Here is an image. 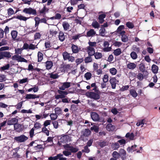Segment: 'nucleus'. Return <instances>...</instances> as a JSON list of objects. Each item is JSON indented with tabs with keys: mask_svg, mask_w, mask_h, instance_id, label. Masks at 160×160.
Listing matches in <instances>:
<instances>
[{
	"mask_svg": "<svg viewBox=\"0 0 160 160\" xmlns=\"http://www.w3.org/2000/svg\"><path fill=\"white\" fill-rule=\"evenodd\" d=\"M91 130H93L95 132H97L98 131L99 127L97 126L94 125L93 127L91 128Z\"/></svg>",
	"mask_w": 160,
	"mask_h": 160,
	"instance_id": "obj_56",
	"label": "nucleus"
},
{
	"mask_svg": "<svg viewBox=\"0 0 160 160\" xmlns=\"http://www.w3.org/2000/svg\"><path fill=\"white\" fill-rule=\"evenodd\" d=\"M127 68L129 69L133 70L136 67L137 65L134 62H129V63L127 64Z\"/></svg>",
	"mask_w": 160,
	"mask_h": 160,
	"instance_id": "obj_17",
	"label": "nucleus"
},
{
	"mask_svg": "<svg viewBox=\"0 0 160 160\" xmlns=\"http://www.w3.org/2000/svg\"><path fill=\"white\" fill-rule=\"evenodd\" d=\"M91 116L92 119L94 121H98L99 120V115L95 112H92L91 114Z\"/></svg>",
	"mask_w": 160,
	"mask_h": 160,
	"instance_id": "obj_15",
	"label": "nucleus"
},
{
	"mask_svg": "<svg viewBox=\"0 0 160 160\" xmlns=\"http://www.w3.org/2000/svg\"><path fill=\"white\" fill-rule=\"evenodd\" d=\"M108 75H104L103 78V82L104 83L107 82L108 80Z\"/></svg>",
	"mask_w": 160,
	"mask_h": 160,
	"instance_id": "obj_62",
	"label": "nucleus"
},
{
	"mask_svg": "<svg viewBox=\"0 0 160 160\" xmlns=\"http://www.w3.org/2000/svg\"><path fill=\"white\" fill-rule=\"evenodd\" d=\"M139 69L141 72H144L145 71L144 65L143 64H140L139 67Z\"/></svg>",
	"mask_w": 160,
	"mask_h": 160,
	"instance_id": "obj_59",
	"label": "nucleus"
},
{
	"mask_svg": "<svg viewBox=\"0 0 160 160\" xmlns=\"http://www.w3.org/2000/svg\"><path fill=\"white\" fill-rule=\"evenodd\" d=\"M126 26L129 28L132 29L134 27V25L132 23L128 22L126 23Z\"/></svg>",
	"mask_w": 160,
	"mask_h": 160,
	"instance_id": "obj_51",
	"label": "nucleus"
},
{
	"mask_svg": "<svg viewBox=\"0 0 160 160\" xmlns=\"http://www.w3.org/2000/svg\"><path fill=\"white\" fill-rule=\"evenodd\" d=\"M10 67V64H8L5 65L1 67V69L4 71L5 70H7Z\"/></svg>",
	"mask_w": 160,
	"mask_h": 160,
	"instance_id": "obj_64",
	"label": "nucleus"
},
{
	"mask_svg": "<svg viewBox=\"0 0 160 160\" xmlns=\"http://www.w3.org/2000/svg\"><path fill=\"white\" fill-rule=\"evenodd\" d=\"M8 14L9 16H11L14 14L15 12L11 8H10L7 10Z\"/></svg>",
	"mask_w": 160,
	"mask_h": 160,
	"instance_id": "obj_45",
	"label": "nucleus"
},
{
	"mask_svg": "<svg viewBox=\"0 0 160 160\" xmlns=\"http://www.w3.org/2000/svg\"><path fill=\"white\" fill-rule=\"evenodd\" d=\"M66 36L64 35V33L62 32H59L58 35V38L59 40L61 42L64 40L65 39Z\"/></svg>",
	"mask_w": 160,
	"mask_h": 160,
	"instance_id": "obj_22",
	"label": "nucleus"
},
{
	"mask_svg": "<svg viewBox=\"0 0 160 160\" xmlns=\"http://www.w3.org/2000/svg\"><path fill=\"white\" fill-rule=\"evenodd\" d=\"M130 56L133 60L136 59L138 58V55L136 52L133 51L130 54Z\"/></svg>",
	"mask_w": 160,
	"mask_h": 160,
	"instance_id": "obj_38",
	"label": "nucleus"
},
{
	"mask_svg": "<svg viewBox=\"0 0 160 160\" xmlns=\"http://www.w3.org/2000/svg\"><path fill=\"white\" fill-rule=\"evenodd\" d=\"M68 60V61L69 62H73L74 60H75V58L74 57L71 56L70 54L68 56V58H67L65 60Z\"/></svg>",
	"mask_w": 160,
	"mask_h": 160,
	"instance_id": "obj_49",
	"label": "nucleus"
},
{
	"mask_svg": "<svg viewBox=\"0 0 160 160\" xmlns=\"http://www.w3.org/2000/svg\"><path fill=\"white\" fill-rule=\"evenodd\" d=\"M18 117H17L16 118H13L10 119L8 120L7 121V125H14L17 123H18V120L17 118Z\"/></svg>",
	"mask_w": 160,
	"mask_h": 160,
	"instance_id": "obj_7",
	"label": "nucleus"
},
{
	"mask_svg": "<svg viewBox=\"0 0 160 160\" xmlns=\"http://www.w3.org/2000/svg\"><path fill=\"white\" fill-rule=\"evenodd\" d=\"M63 91V90H62L60 89L58 90V92L59 94H60L61 95L63 96L64 98L65 97V96L67 95L68 94V93L67 91Z\"/></svg>",
	"mask_w": 160,
	"mask_h": 160,
	"instance_id": "obj_37",
	"label": "nucleus"
},
{
	"mask_svg": "<svg viewBox=\"0 0 160 160\" xmlns=\"http://www.w3.org/2000/svg\"><path fill=\"white\" fill-rule=\"evenodd\" d=\"M86 51L89 56H92L95 54V51L94 48L88 46L87 47Z\"/></svg>",
	"mask_w": 160,
	"mask_h": 160,
	"instance_id": "obj_10",
	"label": "nucleus"
},
{
	"mask_svg": "<svg viewBox=\"0 0 160 160\" xmlns=\"http://www.w3.org/2000/svg\"><path fill=\"white\" fill-rule=\"evenodd\" d=\"M43 55L42 53L38 52V62H41L42 60Z\"/></svg>",
	"mask_w": 160,
	"mask_h": 160,
	"instance_id": "obj_48",
	"label": "nucleus"
},
{
	"mask_svg": "<svg viewBox=\"0 0 160 160\" xmlns=\"http://www.w3.org/2000/svg\"><path fill=\"white\" fill-rule=\"evenodd\" d=\"M62 86L59 87V89L62 90H64L68 88L71 86V83L70 82H66L61 83Z\"/></svg>",
	"mask_w": 160,
	"mask_h": 160,
	"instance_id": "obj_6",
	"label": "nucleus"
},
{
	"mask_svg": "<svg viewBox=\"0 0 160 160\" xmlns=\"http://www.w3.org/2000/svg\"><path fill=\"white\" fill-rule=\"evenodd\" d=\"M68 60V61L69 62H73L74 60H75V58L74 57L71 56L70 54L68 56V58H67L65 60Z\"/></svg>",
	"mask_w": 160,
	"mask_h": 160,
	"instance_id": "obj_50",
	"label": "nucleus"
},
{
	"mask_svg": "<svg viewBox=\"0 0 160 160\" xmlns=\"http://www.w3.org/2000/svg\"><path fill=\"white\" fill-rule=\"evenodd\" d=\"M158 67L157 65L154 64L152 65V70L153 73H157L158 72Z\"/></svg>",
	"mask_w": 160,
	"mask_h": 160,
	"instance_id": "obj_28",
	"label": "nucleus"
},
{
	"mask_svg": "<svg viewBox=\"0 0 160 160\" xmlns=\"http://www.w3.org/2000/svg\"><path fill=\"white\" fill-rule=\"evenodd\" d=\"M92 26L95 28L98 29L100 27V25L99 23L96 21H94L92 22Z\"/></svg>",
	"mask_w": 160,
	"mask_h": 160,
	"instance_id": "obj_27",
	"label": "nucleus"
},
{
	"mask_svg": "<svg viewBox=\"0 0 160 160\" xmlns=\"http://www.w3.org/2000/svg\"><path fill=\"white\" fill-rule=\"evenodd\" d=\"M132 49L134 51L136 52H138L140 51V48H139L137 47L135 45H133L132 47Z\"/></svg>",
	"mask_w": 160,
	"mask_h": 160,
	"instance_id": "obj_61",
	"label": "nucleus"
},
{
	"mask_svg": "<svg viewBox=\"0 0 160 160\" xmlns=\"http://www.w3.org/2000/svg\"><path fill=\"white\" fill-rule=\"evenodd\" d=\"M71 49L72 52L74 53H77L80 50L81 48L78 46L74 44H72Z\"/></svg>",
	"mask_w": 160,
	"mask_h": 160,
	"instance_id": "obj_11",
	"label": "nucleus"
},
{
	"mask_svg": "<svg viewBox=\"0 0 160 160\" xmlns=\"http://www.w3.org/2000/svg\"><path fill=\"white\" fill-rule=\"evenodd\" d=\"M16 18L20 20H22L23 21H26L29 18H28L25 17L21 15H19Z\"/></svg>",
	"mask_w": 160,
	"mask_h": 160,
	"instance_id": "obj_32",
	"label": "nucleus"
},
{
	"mask_svg": "<svg viewBox=\"0 0 160 160\" xmlns=\"http://www.w3.org/2000/svg\"><path fill=\"white\" fill-rule=\"evenodd\" d=\"M82 134L85 137H88L91 133V131L88 129H86L82 131Z\"/></svg>",
	"mask_w": 160,
	"mask_h": 160,
	"instance_id": "obj_21",
	"label": "nucleus"
},
{
	"mask_svg": "<svg viewBox=\"0 0 160 160\" xmlns=\"http://www.w3.org/2000/svg\"><path fill=\"white\" fill-rule=\"evenodd\" d=\"M106 128L107 130L109 131H110L114 130L115 129V127L112 124H108L107 125Z\"/></svg>",
	"mask_w": 160,
	"mask_h": 160,
	"instance_id": "obj_26",
	"label": "nucleus"
},
{
	"mask_svg": "<svg viewBox=\"0 0 160 160\" xmlns=\"http://www.w3.org/2000/svg\"><path fill=\"white\" fill-rule=\"evenodd\" d=\"M1 52L3 57V59L4 58H9L11 57V53L9 52L4 51Z\"/></svg>",
	"mask_w": 160,
	"mask_h": 160,
	"instance_id": "obj_19",
	"label": "nucleus"
},
{
	"mask_svg": "<svg viewBox=\"0 0 160 160\" xmlns=\"http://www.w3.org/2000/svg\"><path fill=\"white\" fill-rule=\"evenodd\" d=\"M42 125L38 122H36L34 124V127L33 128L34 129H38L41 128Z\"/></svg>",
	"mask_w": 160,
	"mask_h": 160,
	"instance_id": "obj_34",
	"label": "nucleus"
},
{
	"mask_svg": "<svg viewBox=\"0 0 160 160\" xmlns=\"http://www.w3.org/2000/svg\"><path fill=\"white\" fill-rule=\"evenodd\" d=\"M111 146L114 150H116L119 147V145L118 142L113 143L112 144Z\"/></svg>",
	"mask_w": 160,
	"mask_h": 160,
	"instance_id": "obj_44",
	"label": "nucleus"
},
{
	"mask_svg": "<svg viewBox=\"0 0 160 160\" xmlns=\"http://www.w3.org/2000/svg\"><path fill=\"white\" fill-rule=\"evenodd\" d=\"M72 68L71 64L65 65L61 68V71L62 72H65L70 70Z\"/></svg>",
	"mask_w": 160,
	"mask_h": 160,
	"instance_id": "obj_8",
	"label": "nucleus"
},
{
	"mask_svg": "<svg viewBox=\"0 0 160 160\" xmlns=\"http://www.w3.org/2000/svg\"><path fill=\"white\" fill-rule=\"evenodd\" d=\"M18 32L17 31L13 30L11 32V35L13 40L18 41V39L17 38Z\"/></svg>",
	"mask_w": 160,
	"mask_h": 160,
	"instance_id": "obj_20",
	"label": "nucleus"
},
{
	"mask_svg": "<svg viewBox=\"0 0 160 160\" xmlns=\"http://www.w3.org/2000/svg\"><path fill=\"white\" fill-rule=\"evenodd\" d=\"M96 34V32L93 29H90L87 32V36L88 37H93Z\"/></svg>",
	"mask_w": 160,
	"mask_h": 160,
	"instance_id": "obj_16",
	"label": "nucleus"
},
{
	"mask_svg": "<svg viewBox=\"0 0 160 160\" xmlns=\"http://www.w3.org/2000/svg\"><path fill=\"white\" fill-rule=\"evenodd\" d=\"M82 36V34L78 33L76 35L72 36V40H73L74 41H76Z\"/></svg>",
	"mask_w": 160,
	"mask_h": 160,
	"instance_id": "obj_36",
	"label": "nucleus"
},
{
	"mask_svg": "<svg viewBox=\"0 0 160 160\" xmlns=\"http://www.w3.org/2000/svg\"><path fill=\"white\" fill-rule=\"evenodd\" d=\"M39 97V95L29 94L26 95L25 98L27 99H34L36 98H38Z\"/></svg>",
	"mask_w": 160,
	"mask_h": 160,
	"instance_id": "obj_12",
	"label": "nucleus"
},
{
	"mask_svg": "<svg viewBox=\"0 0 160 160\" xmlns=\"http://www.w3.org/2000/svg\"><path fill=\"white\" fill-rule=\"evenodd\" d=\"M50 116L51 117V119L52 120H56L58 117V116L56 113H52L50 115Z\"/></svg>",
	"mask_w": 160,
	"mask_h": 160,
	"instance_id": "obj_57",
	"label": "nucleus"
},
{
	"mask_svg": "<svg viewBox=\"0 0 160 160\" xmlns=\"http://www.w3.org/2000/svg\"><path fill=\"white\" fill-rule=\"evenodd\" d=\"M34 20L35 22V27L36 28L35 29L32 30L31 31L32 32H35L38 31V26L39 23L40 22V19L38 17H35Z\"/></svg>",
	"mask_w": 160,
	"mask_h": 160,
	"instance_id": "obj_9",
	"label": "nucleus"
},
{
	"mask_svg": "<svg viewBox=\"0 0 160 160\" xmlns=\"http://www.w3.org/2000/svg\"><path fill=\"white\" fill-rule=\"evenodd\" d=\"M57 158V160L59 159L60 160H67V158H66L63 157V154L59 153L56 156Z\"/></svg>",
	"mask_w": 160,
	"mask_h": 160,
	"instance_id": "obj_31",
	"label": "nucleus"
},
{
	"mask_svg": "<svg viewBox=\"0 0 160 160\" xmlns=\"http://www.w3.org/2000/svg\"><path fill=\"white\" fill-rule=\"evenodd\" d=\"M94 55L95 59H100L102 57V54L100 52H95V54H94Z\"/></svg>",
	"mask_w": 160,
	"mask_h": 160,
	"instance_id": "obj_42",
	"label": "nucleus"
},
{
	"mask_svg": "<svg viewBox=\"0 0 160 160\" xmlns=\"http://www.w3.org/2000/svg\"><path fill=\"white\" fill-rule=\"evenodd\" d=\"M92 74L89 72H87L85 74L84 77L87 80L90 79L91 77Z\"/></svg>",
	"mask_w": 160,
	"mask_h": 160,
	"instance_id": "obj_54",
	"label": "nucleus"
},
{
	"mask_svg": "<svg viewBox=\"0 0 160 160\" xmlns=\"http://www.w3.org/2000/svg\"><path fill=\"white\" fill-rule=\"evenodd\" d=\"M125 33H123L122 34L118 35L119 36H121L122 41L125 42H127L128 40V37Z\"/></svg>",
	"mask_w": 160,
	"mask_h": 160,
	"instance_id": "obj_18",
	"label": "nucleus"
},
{
	"mask_svg": "<svg viewBox=\"0 0 160 160\" xmlns=\"http://www.w3.org/2000/svg\"><path fill=\"white\" fill-rule=\"evenodd\" d=\"M120 154L116 151H114L112 153V156L114 158L116 159H118L120 157Z\"/></svg>",
	"mask_w": 160,
	"mask_h": 160,
	"instance_id": "obj_41",
	"label": "nucleus"
},
{
	"mask_svg": "<svg viewBox=\"0 0 160 160\" xmlns=\"http://www.w3.org/2000/svg\"><path fill=\"white\" fill-rule=\"evenodd\" d=\"M130 93L131 95L133 97H136L138 94L136 91L134 89H131L130 91Z\"/></svg>",
	"mask_w": 160,
	"mask_h": 160,
	"instance_id": "obj_46",
	"label": "nucleus"
},
{
	"mask_svg": "<svg viewBox=\"0 0 160 160\" xmlns=\"http://www.w3.org/2000/svg\"><path fill=\"white\" fill-rule=\"evenodd\" d=\"M22 12L26 14L32 15H36L37 13L36 10L31 8H25Z\"/></svg>",
	"mask_w": 160,
	"mask_h": 160,
	"instance_id": "obj_3",
	"label": "nucleus"
},
{
	"mask_svg": "<svg viewBox=\"0 0 160 160\" xmlns=\"http://www.w3.org/2000/svg\"><path fill=\"white\" fill-rule=\"evenodd\" d=\"M106 17V15L104 14H102L99 16V22L100 23H102L104 22V19Z\"/></svg>",
	"mask_w": 160,
	"mask_h": 160,
	"instance_id": "obj_23",
	"label": "nucleus"
},
{
	"mask_svg": "<svg viewBox=\"0 0 160 160\" xmlns=\"http://www.w3.org/2000/svg\"><path fill=\"white\" fill-rule=\"evenodd\" d=\"M42 132L45 133L47 136H49V131L45 127L42 128Z\"/></svg>",
	"mask_w": 160,
	"mask_h": 160,
	"instance_id": "obj_58",
	"label": "nucleus"
},
{
	"mask_svg": "<svg viewBox=\"0 0 160 160\" xmlns=\"http://www.w3.org/2000/svg\"><path fill=\"white\" fill-rule=\"evenodd\" d=\"M109 71L112 75H115L117 72V70L115 68H112L110 69Z\"/></svg>",
	"mask_w": 160,
	"mask_h": 160,
	"instance_id": "obj_52",
	"label": "nucleus"
},
{
	"mask_svg": "<svg viewBox=\"0 0 160 160\" xmlns=\"http://www.w3.org/2000/svg\"><path fill=\"white\" fill-rule=\"evenodd\" d=\"M62 26L64 28V29L66 31L69 29L70 25L68 23L66 22H64L62 23Z\"/></svg>",
	"mask_w": 160,
	"mask_h": 160,
	"instance_id": "obj_33",
	"label": "nucleus"
},
{
	"mask_svg": "<svg viewBox=\"0 0 160 160\" xmlns=\"http://www.w3.org/2000/svg\"><path fill=\"white\" fill-rule=\"evenodd\" d=\"M122 52L121 49L120 48H118L114 50L113 53L115 55L118 56Z\"/></svg>",
	"mask_w": 160,
	"mask_h": 160,
	"instance_id": "obj_25",
	"label": "nucleus"
},
{
	"mask_svg": "<svg viewBox=\"0 0 160 160\" xmlns=\"http://www.w3.org/2000/svg\"><path fill=\"white\" fill-rule=\"evenodd\" d=\"M119 154H120V157H123L126 155V152L124 149H120L119 151Z\"/></svg>",
	"mask_w": 160,
	"mask_h": 160,
	"instance_id": "obj_35",
	"label": "nucleus"
},
{
	"mask_svg": "<svg viewBox=\"0 0 160 160\" xmlns=\"http://www.w3.org/2000/svg\"><path fill=\"white\" fill-rule=\"evenodd\" d=\"M21 124L17 123L14 125V128L15 130L18 131V130L21 128Z\"/></svg>",
	"mask_w": 160,
	"mask_h": 160,
	"instance_id": "obj_43",
	"label": "nucleus"
},
{
	"mask_svg": "<svg viewBox=\"0 0 160 160\" xmlns=\"http://www.w3.org/2000/svg\"><path fill=\"white\" fill-rule=\"evenodd\" d=\"M124 28V25H120L118 28L117 32V33L118 35L120 34H122L123 33H125V31L123 30Z\"/></svg>",
	"mask_w": 160,
	"mask_h": 160,
	"instance_id": "obj_13",
	"label": "nucleus"
},
{
	"mask_svg": "<svg viewBox=\"0 0 160 160\" xmlns=\"http://www.w3.org/2000/svg\"><path fill=\"white\" fill-rule=\"evenodd\" d=\"M49 32L50 34L52 36L55 35L57 33V32L53 28L50 29Z\"/></svg>",
	"mask_w": 160,
	"mask_h": 160,
	"instance_id": "obj_60",
	"label": "nucleus"
},
{
	"mask_svg": "<svg viewBox=\"0 0 160 160\" xmlns=\"http://www.w3.org/2000/svg\"><path fill=\"white\" fill-rule=\"evenodd\" d=\"M137 147L136 145L132 146L131 148L129 147L127 148V151L129 152H132L136 150V149Z\"/></svg>",
	"mask_w": 160,
	"mask_h": 160,
	"instance_id": "obj_40",
	"label": "nucleus"
},
{
	"mask_svg": "<svg viewBox=\"0 0 160 160\" xmlns=\"http://www.w3.org/2000/svg\"><path fill=\"white\" fill-rule=\"evenodd\" d=\"M105 29L102 27H101V29L99 30V33L100 35L102 37L105 36Z\"/></svg>",
	"mask_w": 160,
	"mask_h": 160,
	"instance_id": "obj_39",
	"label": "nucleus"
},
{
	"mask_svg": "<svg viewBox=\"0 0 160 160\" xmlns=\"http://www.w3.org/2000/svg\"><path fill=\"white\" fill-rule=\"evenodd\" d=\"M68 150H64L62 152V153L66 156H68L69 155H71V152L68 151Z\"/></svg>",
	"mask_w": 160,
	"mask_h": 160,
	"instance_id": "obj_55",
	"label": "nucleus"
},
{
	"mask_svg": "<svg viewBox=\"0 0 160 160\" xmlns=\"http://www.w3.org/2000/svg\"><path fill=\"white\" fill-rule=\"evenodd\" d=\"M109 82L113 89H115L116 83L119 82L118 80H117L116 78H112L110 79Z\"/></svg>",
	"mask_w": 160,
	"mask_h": 160,
	"instance_id": "obj_5",
	"label": "nucleus"
},
{
	"mask_svg": "<svg viewBox=\"0 0 160 160\" xmlns=\"http://www.w3.org/2000/svg\"><path fill=\"white\" fill-rule=\"evenodd\" d=\"M28 139V137L23 134L15 137L14 140L18 142H23L26 141Z\"/></svg>",
	"mask_w": 160,
	"mask_h": 160,
	"instance_id": "obj_2",
	"label": "nucleus"
},
{
	"mask_svg": "<svg viewBox=\"0 0 160 160\" xmlns=\"http://www.w3.org/2000/svg\"><path fill=\"white\" fill-rule=\"evenodd\" d=\"M88 44L89 45L88 47L94 48L96 46L97 42H92L89 41L88 42Z\"/></svg>",
	"mask_w": 160,
	"mask_h": 160,
	"instance_id": "obj_53",
	"label": "nucleus"
},
{
	"mask_svg": "<svg viewBox=\"0 0 160 160\" xmlns=\"http://www.w3.org/2000/svg\"><path fill=\"white\" fill-rule=\"evenodd\" d=\"M12 59L14 60H16L18 62H25L27 63L28 61L24 58L21 57L18 55H15L12 57Z\"/></svg>",
	"mask_w": 160,
	"mask_h": 160,
	"instance_id": "obj_4",
	"label": "nucleus"
},
{
	"mask_svg": "<svg viewBox=\"0 0 160 160\" xmlns=\"http://www.w3.org/2000/svg\"><path fill=\"white\" fill-rule=\"evenodd\" d=\"M85 95L88 98L95 100H98L100 98L99 94L97 92H88L86 93Z\"/></svg>",
	"mask_w": 160,
	"mask_h": 160,
	"instance_id": "obj_1",
	"label": "nucleus"
},
{
	"mask_svg": "<svg viewBox=\"0 0 160 160\" xmlns=\"http://www.w3.org/2000/svg\"><path fill=\"white\" fill-rule=\"evenodd\" d=\"M60 140L61 142H66L70 141V137L68 135H65L62 137Z\"/></svg>",
	"mask_w": 160,
	"mask_h": 160,
	"instance_id": "obj_14",
	"label": "nucleus"
},
{
	"mask_svg": "<svg viewBox=\"0 0 160 160\" xmlns=\"http://www.w3.org/2000/svg\"><path fill=\"white\" fill-rule=\"evenodd\" d=\"M49 75L50 78L54 79L58 78L59 76L57 73H54L53 72L49 73Z\"/></svg>",
	"mask_w": 160,
	"mask_h": 160,
	"instance_id": "obj_30",
	"label": "nucleus"
},
{
	"mask_svg": "<svg viewBox=\"0 0 160 160\" xmlns=\"http://www.w3.org/2000/svg\"><path fill=\"white\" fill-rule=\"evenodd\" d=\"M70 55V53H69L67 52H65L62 53V56L64 60L65 59Z\"/></svg>",
	"mask_w": 160,
	"mask_h": 160,
	"instance_id": "obj_63",
	"label": "nucleus"
},
{
	"mask_svg": "<svg viewBox=\"0 0 160 160\" xmlns=\"http://www.w3.org/2000/svg\"><path fill=\"white\" fill-rule=\"evenodd\" d=\"M89 56L86 58L84 59V61L86 63H88L91 62L92 61V58L91 57Z\"/></svg>",
	"mask_w": 160,
	"mask_h": 160,
	"instance_id": "obj_47",
	"label": "nucleus"
},
{
	"mask_svg": "<svg viewBox=\"0 0 160 160\" xmlns=\"http://www.w3.org/2000/svg\"><path fill=\"white\" fill-rule=\"evenodd\" d=\"M53 63L52 62L50 61H47L46 62V67L47 69H50L52 67Z\"/></svg>",
	"mask_w": 160,
	"mask_h": 160,
	"instance_id": "obj_29",
	"label": "nucleus"
},
{
	"mask_svg": "<svg viewBox=\"0 0 160 160\" xmlns=\"http://www.w3.org/2000/svg\"><path fill=\"white\" fill-rule=\"evenodd\" d=\"M48 9L46 7L44 6L42 8L40 9L39 12L41 14H45L47 12H48Z\"/></svg>",
	"mask_w": 160,
	"mask_h": 160,
	"instance_id": "obj_24",
	"label": "nucleus"
}]
</instances>
